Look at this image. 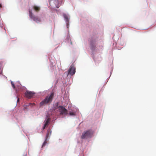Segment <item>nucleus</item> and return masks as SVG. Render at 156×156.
Masks as SVG:
<instances>
[{
    "label": "nucleus",
    "instance_id": "1",
    "mask_svg": "<svg viewBox=\"0 0 156 156\" xmlns=\"http://www.w3.org/2000/svg\"><path fill=\"white\" fill-rule=\"evenodd\" d=\"M54 93H51L50 94H48L45 99L40 103V106H42L46 104L51 103L53 98Z\"/></svg>",
    "mask_w": 156,
    "mask_h": 156
},
{
    "label": "nucleus",
    "instance_id": "2",
    "mask_svg": "<svg viewBox=\"0 0 156 156\" xmlns=\"http://www.w3.org/2000/svg\"><path fill=\"white\" fill-rule=\"evenodd\" d=\"M94 133V132L91 130H89L83 132L81 136L82 139H87L88 138H91Z\"/></svg>",
    "mask_w": 156,
    "mask_h": 156
},
{
    "label": "nucleus",
    "instance_id": "3",
    "mask_svg": "<svg viewBox=\"0 0 156 156\" xmlns=\"http://www.w3.org/2000/svg\"><path fill=\"white\" fill-rule=\"evenodd\" d=\"M29 15L30 18L36 23H39L41 21L40 18L38 16H35L30 10H29Z\"/></svg>",
    "mask_w": 156,
    "mask_h": 156
},
{
    "label": "nucleus",
    "instance_id": "4",
    "mask_svg": "<svg viewBox=\"0 0 156 156\" xmlns=\"http://www.w3.org/2000/svg\"><path fill=\"white\" fill-rule=\"evenodd\" d=\"M51 131L50 130L48 129L47 131V133L46 136L45 137V140L44 142L43 143L42 145V147H43L47 143V142H48L47 140L49 137L51 135Z\"/></svg>",
    "mask_w": 156,
    "mask_h": 156
},
{
    "label": "nucleus",
    "instance_id": "5",
    "mask_svg": "<svg viewBox=\"0 0 156 156\" xmlns=\"http://www.w3.org/2000/svg\"><path fill=\"white\" fill-rule=\"evenodd\" d=\"M75 68L74 66H71L69 69L68 70V73L67 75H73L75 73Z\"/></svg>",
    "mask_w": 156,
    "mask_h": 156
},
{
    "label": "nucleus",
    "instance_id": "6",
    "mask_svg": "<svg viewBox=\"0 0 156 156\" xmlns=\"http://www.w3.org/2000/svg\"><path fill=\"white\" fill-rule=\"evenodd\" d=\"M35 93L34 92L27 90L25 93V96L28 98H30L34 95Z\"/></svg>",
    "mask_w": 156,
    "mask_h": 156
},
{
    "label": "nucleus",
    "instance_id": "7",
    "mask_svg": "<svg viewBox=\"0 0 156 156\" xmlns=\"http://www.w3.org/2000/svg\"><path fill=\"white\" fill-rule=\"evenodd\" d=\"M60 107L61 114L62 115H66L67 114V110L63 106H60Z\"/></svg>",
    "mask_w": 156,
    "mask_h": 156
},
{
    "label": "nucleus",
    "instance_id": "8",
    "mask_svg": "<svg viewBox=\"0 0 156 156\" xmlns=\"http://www.w3.org/2000/svg\"><path fill=\"white\" fill-rule=\"evenodd\" d=\"M97 37H94L90 39L89 41L91 46H92L97 41Z\"/></svg>",
    "mask_w": 156,
    "mask_h": 156
},
{
    "label": "nucleus",
    "instance_id": "9",
    "mask_svg": "<svg viewBox=\"0 0 156 156\" xmlns=\"http://www.w3.org/2000/svg\"><path fill=\"white\" fill-rule=\"evenodd\" d=\"M50 121V119L48 118L47 119L46 121L45 120L44 121V124L43 127V129H44L45 127L48 126Z\"/></svg>",
    "mask_w": 156,
    "mask_h": 156
},
{
    "label": "nucleus",
    "instance_id": "10",
    "mask_svg": "<svg viewBox=\"0 0 156 156\" xmlns=\"http://www.w3.org/2000/svg\"><path fill=\"white\" fill-rule=\"evenodd\" d=\"M54 3L55 6L57 8H58L60 6V4L58 2V0H53L52 1Z\"/></svg>",
    "mask_w": 156,
    "mask_h": 156
},
{
    "label": "nucleus",
    "instance_id": "11",
    "mask_svg": "<svg viewBox=\"0 0 156 156\" xmlns=\"http://www.w3.org/2000/svg\"><path fill=\"white\" fill-rule=\"evenodd\" d=\"M33 8L34 9L36 12H38L40 9V8L39 6L34 5L33 6Z\"/></svg>",
    "mask_w": 156,
    "mask_h": 156
},
{
    "label": "nucleus",
    "instance_id": "12",
    "mask_svg": "<svg viewBox=\"0 0 156 156\" xmlns=\"http://www.w3.org/2000/svg\"><path fill=\"white\" fill-rule=\"evenodd\" d=\"M69 114L70 115H76V113L74 112H69Z\"/></svg>",
    "mask_w": 156,
    "mask_h": 156
},
{
    "label": "nucleus",
    "instance_id": "13",
    "mask_svg": "<svg viewBox=\"0 0 156 156\" xmlns=\"http://www.w3.org/2000/svg\"><path fill=\"white\" fill-rule=\"evenodd\" d=\"M2 62H0V74L2 72Z\"/></svg>",
    "mask_w": 156,
    "mask_h": 156
},
{
    "label": "nucleus",
    "instance_id": "14",
    "mask_svg": "<svg viewBox=\"0 0 156 156\" xmlns=\"http://www.w3.org/2000/svg\"><path fill=\"white\" fill-rule=\"evenodd\" d=\"M11 85H12V86L13 87V88L14 89H15V85H14V83L12 82V81H11Z\"/></svg>",
    "mask_w": 156,
    "mask_h": 156
},
{
    "label": "nucleus",
    "instance_id": "15",
    "mask_svg": "<svg viewBox=\"0 0 156 156\" xmlns=\"http://www.w3.org/2000/svg\"><path fill=\"white\" fill-rule=\"evenodd\" d=\"M65 18L66 19V20H68V17L67 16H65Z\"/></svg>",
    "mask_w": 156,
    "mask_h": 156
},
{
    "label": "nucleus",
    "instance_id": "16",
    "mask_svg": "<svg viewBox=\"0 0 156 156\" xmlns=\"http://www.w3.org/2000/svg\"><path fill=\"white\" fill-rule=\"evenodd\" d=\"M30 104H31V105H35V104H34V103H33V104L30 103Z\"/></svg>",
    "mask_w": 156,
    "mask_h": 156
},
{
    "label": "nucleus",
    "instance_id": "17",
    "mask_svg": "<svg viewBox=\"0 0 156 156\" xmlns=\"http://www.w3.org/2000/svg\"><path fill=\"white\" fill-rule=\"evenodd\" d=\"M2 7V5L0 3V8H1Z\"/></svg>",
    "mask_w": 156,
    "mask_h": 156
},
{
    "label": "nucleus",
    "instance_id": "18",
    "mask_svg": "<svg viewBox=\"0 0 156 156\" xmlns=\"http://www.w3.org/2000/svg\"><path fill=\"white\" fill-rule=\"evenodd\" d=\"M19 98H18L17 100V102L19 101Z\"/></svg>",
    "mask_w": 156,
    "mask_h": 156
},
{
    "label": "nucleus",
    "instance_id": "19",
    "mask_svg": "<svg viewBox=\"0 0 156 156\" xmlns=\"http://www.w3.org/2000/svg\"><path fill=\"white\" fill-rule=\"evenodd\" d=\"M51 2H53V1H52Z\"/></svg>",
    "mask_w": 156,
    "mask_h": 156
}]
</instances>
